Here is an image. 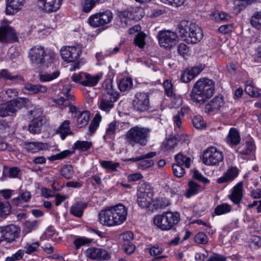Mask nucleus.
Wrapping results in <instances>:
<instances>
[{"label":"nucleus","mask_w":261,"mask_h":261,"mask_svg":"<svg viewBox=\"0 0 261 261\" xmlns=\"http://www.w3.org/2000/svg\"><path fill=\"white\" fill-rule=\"evenodd\" d=\"M127 208L122 204L108 206L99 213V221L108 226L122 224L126 219Z\"/></svg>","instance_id":"obj_1"},{"label":"nucleus","mask_w":261,"mask_h":261,"mask_svg":"<svg viewBox=\"0 0 261 261\" xmlns=\"http://www.w3.org/2000/svg\"><path fill=\"white\" fill-rule=\"evenodd\" d=\"M215 84L213 80L203 78L198 80L194 84L190 94L191 100L200 105H203L214 94Z\"/></svg>","instance_id":"obj_2"},{"label":"nucleus","mask_w":261,"mask_h":261,"mask_svg":"<svg viewBox=\"0 0 261 261\" xmlns=\"http://www.w3.org/2000/svg\"><path fill=\"white\" fill-rule=\"evenodd\" d=\"M178 33L183 40L191 44L199 42L203 36L201 29L197 24L185 20L178 24Z\"/></svg>","instance_id":"obj_3"},{"label":"nucleus","mask_w":261,"mask_h":261,"mask_svg":"<svg viewBox=\"0 0 261 261\" xmlns=\"http://www.w3.org/2000/svg\"><path fill=\"white\" fill-rule=\"evenodd\" d=\"M150 130L146 127L135 126L130 128L125 134L126 142L133 147L144 146L147 144Z\"/></svg>","instance_id":"obj_4"},{"label":"nucleus","mask_w":261,"mask_h":261,"mask_svg":"<svg viewBox=\"0 0 261 261\" xmlns=\"http://www.w3.org/2000/svg\"><path fill=\"white\" fill-rule=\"evenodd\" d=\"M180 221V215L176 212H166L154 217L155 226L163 231L172 229Z\"/></svg>","instance_id":"obj_5"},{"label":"nucleus","mask_w":261,"mask_h":261,"mask_svg":"<svg viewBox=\"0 0 261 261\" xmlns=\"http://www.w3.org/2000/svg\"><path fill=\"white\" fill-rule=\"evenodd\" d=\"M30 60L37 64H45L48 66L49 64L55 60L56 54L48 50L47 52L41 46H35L32 48L29 52Z\"/></svg>","instance_id":"obj_6"},{"label":"nucleus","mask_w":261,"mask_h":261,"mask_svg":"<svg viewBox=\"0 0 261 261\" xmlns=\"http://www.w3.org/2000/svg\"><path fill=\"white\" fill-rule=\"evenodd\" d=\"M112 80L111 79H106L103 84L102 87L106 90L108 95L101 101L100 109L107 111L114 107L113 102L117 100L118 95L114 91L112 85Z\"/></svg>","instance_id":"obj_7"},{"label":"nucleus","mask_w":261,"mask_h":261,"mask_svg":"<svg viewBox=\"0 0 261 261\" xmlns=\"http://www.w3.org/2000/svg\"><path fill=\"white\" fill-rule=\"evenodd\" d=\"M137 202L142 208L148 207L152 201L153 189L150 185L144 183L139 187L137 190Z\"/></svg>","instance_id":"obj_8"},{"label":"nucleus","mask_w":261,"mask_h":261,"mask_svg":"<svg viewBox=\"0 0 261 261\" xmlns=\"http://www.w3.org/2000/svg\"><path fill=\"white\" fill-rule=\"evenodd\" d=\"M223 160V153L216 147H208L203 152L202 162L207 166H217Z\"/></svg>","instance_id":"obj_9"},{"label":"nucleus","mask_w":261,"mask_h":261,"mask_svg":"<svg viewBox=\"0 0 261 261\" xmlns=\"http://www.w3.org/2000/svg\"><path fill=\"white\" fill-rule=\"evenodd\" d=\"M20 229L15 225L0 226V243H10L19 237Z\"/></svg>","instance_id":"obj_10"},{"label":"nucleus","mask_w":261,"mask_h":261,"mask_svg":"<svg viewBox=\"0 0 261 261\" xmlns=\"http://www.w3.org/2000/svg\"><path fill=\"white\" fill-rule=\"evenodd\" d=\"M72 80L75 83H79L86 88H92L98 83V74H91L88 72H81L74 73L71 76Z\"/></svg>","instance_id":"obj_11"},{"label":"nucleus","mask_w":261,"mask_h":261,"mask_svg":"<svg viewBox=\"0 0 261 261\" xmlns=\"http://www.w3.org/2000/svg\"><path fill=\"white\" fill-rule=\"evenodd\" d=\"M62 59L67 62H75L79 59L82 53V47L79 44L65 46L60 49Z\"/></svg>","instance_id":"obj_12"},{"label":"nucleus","mask_w":261,"mask_h":261,"mask_svg":"<svg viewBox=\"0 0 261 261\" xmlns=\"http://www.w3.org/2000/svg\"><path fill=\"white\" fill-rule=\"evenodd\" d=\"M23 100L13 99L9 102L2 104L0 106V116L3 117L7 116H13L18 110L23 106Z\"/></svg>","instance_id":"obj_13"},{"label":"nucleus","mask_w":261,"mask_h":261,"mask_svg":"<svg viewBox=\"0 0 261 261\" xmlns=\"http://www.w3.org/2000/svg\"><path fill=\"white\" fill-rule=\"evenodd\" d=\"M158 39L160 46L167 48L171 47L176 43L178 36L174 32L164 30L159 32Z\"/></svg>","instance_id":"obj_14"},{"label":"nucleus","mask_w":261,"mask_h":261,"mask_svg":"<svg viewBox=\"0 0 261 261\" xmlns=\"http://www.w3.org/2000/svg\"><path fill=\"white\" fill-rule=\"evenodd\" d=\"M224 104L223 96H216L205 105L204 112L207 114L213 115L221 111L224 107Z\"/></svg>","instance_id":"obj_15"},{"label":"nucleus","mask_w":261,"mask_h":261,"mask_svg":"<svg viewBox=\"0 0 261 261\" xmlns=\"http://www.w3.org/2000/svg\"><path fill=\"white\" fill-rule=\"evenodd\" d=\"M134 109L138 112H144L149 109V95L147 93L138 92L135 96L133 101Z\"/></svg>","instance_id":"obj_16"},{"label":"nucleus","mask_w":261,"mask_h":261,"mask_svg":"<svg viewBox=\"0 0 261 261\" xmlns=\"http://www.w3.org/2000/svg\"><path fill=\"white\" fill-rule=\"evenodd\" d=\"M31 115L34 117L28 126V130L32 134H39L40 133L43 125V117L41 111L38 109L31 111Z\"/></svg>","instance_id":"obj_17"},{"label":"nucleus","mask_w":261,"mask_h":261,"mask_svg":"<svg viewBox=\"0 0 261 261\" xmlns=\"http://www.w3.org/2000/svg\"><path fill=\"white\" fill-rule=\"evenodd\" d=\"M62 2V0H37V6L43 12L50 13L57 11Z\"/></svg>","instance_id":"obj_18"},{"label":"nucleus","mask_w":261,"mask_h":261,"mask_svg":"<svg viewBox=\"0 0 261 261\" xmlns=\"http://www.w3.org/2000/svg\"><path fill=\"white\" fill-rule=\"evenodd\" d=\"M17 40V35L12 27L5 25L0 28V41L1 42L7 43Z\"/></svg>","instance_id":"obj_19"},{"label":"nucleus","mask_w":261,"mask_h":261,"mask_svg":"<svg viewBox=\"0 0 261 261\" xmlns=\"http://www.w3.org/2000/svg\"><path fill=\"white\" fill-rule=\"evenodd\" d=\"M204 68V65L201 64L188 68L182 73L180 80L186 83H189L198 75Z\"/></svg>","instance_id":"obj_20"},{"label":"nucleus","mask_w":261,"mask_h":261,"mask_svg":"<svg viewBox=\"0 0 261 261\" xmlns=\"http://www.w3.org/2000/svg\"><path fill=\"white\" fill-rule=\"evenodd\" d=\"M155 155L156 153L155 152H150L139 157L129 159L128 161H133L134 162L141 161V162L138 164V168L140 169L143 170L149 168L153 165V162L152 160L146 159L153 158L155 156Z\"/></svg>","instance_id":"obj_21"},{"label":"nucleus","mask_w":261,"mask_h":261,"mask_svg":"<svg viewBox=\"0 0 261 261\" xmlns=\"http://www.w3.org/2000/svg\"><path fill=\"white\" fill-rule=\"evenodd\" d=\"M26 0H6V13L13 15L20 11L24 7Z\"/></svg>","instance_id":"obj_22"},{"label":"nucleus","mask_w":261,"mask_h":261,"mask_svg":"<svg viewBox=\"0 0 261 261\" xmlns=\"http://www.w3.org/2000/svg\"><path fill=\"white\" fill-rule=\"evenodd\" d=\"M239 172L237 167H229L223 176L217 179V181L219 184L230 182L238 176Z\"/></svg>","instance_id":"obj_23"},{"label":"nucleus","mask_w":261,"mask_h":261,"mask_svg":"<svg viewBox=\"0 0 261 261\" xmlns=\"http://www.w3.org/2000/svg\"><path fill=\"white\" fill-rule=\"evenodd\" d=\"M243 183L239 182L237 183L232 188L231 193L229 196L230 200L236 204H239L243 199Z\"/></svg>","instance_id":"obj_24"},{"label":"nucleus","mask_w":261,"mask_h":261,"mask_svg":"<svg viewBox=\"0 0 261 261\" xmlns=\"http://www.w3.org/2000/svg\"><path fill=\"white\" fill-rule=\"evenodd\" d=\"M186 141L188 139L189 137L184 133L177 134L174 137L170 138L164 142L162 145L163 148L167 150H171L176 146L177 144V139Z\"/></svg>","instance_id":"obj_25"},{"label":"nucleus","mask_w":261,"mask_h":261,"mask_svg":"<svg viewBox=\"0 0 261 261\" xmlns=\"http://www.w3.org/2000/svg\"><path fill=\"white\" fill-rule=\"evenodd\" d=\"M226 143L231 146H236L241 141V137L239 131L234 127L230 128L225 138Z\"/></svg>","instance_id":"obj_26"},{"label":"nucleus","mask_w":261,"mask_h":261,"mask_svg":"<svg viewBox=\"0 0 261 261\" xmlns=\"http://www.w3.org/2000/svg\"><path fill=\"white\" fill-rule=\"evenodd\" d=\"M113 18V14L110 10L99 12V32L106 29L108 27L101 28V26L109 23Z\"/></svg>","instance_id":"obj_27"},{"label":"nucleus","mask_w":261,"mask_h":261,"mask_svg":"<svg viewBox=\"0 0 261 261\" xmlns=\"http://www.w3.org/2000/svg\"><path fill=\"white\" fill-rule=\"evenodd\" d=\"M24 148L31 153H36L40 150L47 149L48 145L47 143L40 142H30L24 144Z\"/></svg>","instance_id":"obj_28"},{"label":"nucleus","mask_w":261,"mask_h":261,"mask_svg":"<svg viewBox=\"0 0 261 261\" xmlns=\"http://www.w3.org/2000/svg\"><path fill=\"white\" fill-rule=\"evenodd\" d=\"M70 90V88L68 85H66L64 86V89L63 90V92L66 98H64L63 97H59L57 99L54 100V102L57 104L63 106L64 107H67L70 105V102L69 101L70 99H74V96L68 93Z\"/></svg>","instance_id":"obj_29"},{"label":"nucleus","mask_w":261,"mask_h":261,"mask_svg":"<svg viewBox=\"0 0 261 261\" xmlns=\"http://www.w3.org/2000/svg\"><path fill=\"white\" fill-rule=\"evenodd\" d=\"M69 124L70 121L66 120L56 130V133L60 135L62 140H64L67 136L72 134Z\"/></svg>","instance_id":"obj_30"},{"label":"nucleus","mask_w":261,"mask_h":261,"mask_svg":"<svg viewBox=\"0 0 261 261\" xmlns=\"http://www.w3.org/2000/svg\"><path fill=\"white\" fill-rule=\"evenodd\" d=\"M87 204L85 202H77L73 204L70 208V213L77 217H81Z\"/></svg>","instance_id":"obj_31"},{"label":"nucleus","mask_w":261,"mask_h":261,"mask_svg":"<svg viewBox=\"0 0 261 261\" xmlns=\"http://www.w3.org/2000/svg\"><path fill=\"white\" fill-rule=\"evenodd\" d=\"M188 186V189L185 194L188 198L198 194L202 190V187L198 184L192 180L189 182Z\"/></svg>","instance_id":"obj_32"},{"label":"nucleus","mask_w":261,"mask_h":261,"mask_svg":"<svg viewBox=\"0 0 261 261\" xmlns=\"http://www.w3.org/2000/svg\"><path fill=\"white\" fill-rule=\"evenodd\" d=\"M210 18L216 21H228L231 16L228 13L217 11L210 14Z\"/></svg>","instance_id":"obj_33"},{"label":"nucleus","mask_w":261,"mask_h":261,"mask_svg":"<svg viewBox=\"0 0 261 261\" xmlns=\"http://www.w3.org/2000/svg\"><path fill=\"white\" fill-rule=\"evenodd\" d=\"M0 77L9 80H16L17 83L24 82V79L21 75L17 74L12 75L8 70L6 69H2L0 71Z\"/></svg>","instance_id":"obj_34"},{"label":"nucleus","mask_w":261,"mask_h":261,"mask_svg":"<svg viewBox=\"0 0 261 261\" xmlns=\"http://www.w3.org/2000/svg\"><path fill=\"white\" fill-rule=\"evenodd\" d=\"M245 91L251 97H261V94L259 93L258 89L254 86L253 82L251 81L246 82Z\"/></svg>","instance_id":"obj_35"},{"label":"nucleus","mask_w":261,"mask_h":261,"mask_svg":"<svg viewBox=\"0 0 261 261\" xmlns=\"http://www.w3.org/2000/svg\"><path fill=\"white\" fill-rule=\"evenodd\" d=\"M175 160L177 164L181 166L185 165L186 167L189 168L192 162L190 158L179 153L175 156Z\"/></svg>","instance_id":"obj_36"},{"label":"nucleus","mask_w":261,"mask_h":261,"mask_svg":"<svg viewBox=\"0 0 261 261\" xmlns=\"http://www.w3.org/2000/svg\"><path fill=\"white\" fill-rule=\"evenodd\" d=\"M60 75V72L56 70L52 73H40L38 78L41 82H49L57 79Z\"/></svg>","instance_id":"obj_37"},{"label":"nucleus","mask_w":261,"mask_h":261,"mask_svg":"<svg viewBox=\"0 0 261 261\" xmlns=\"http://www.w3.org/2000/svg\"><path fill=\"white\" fill-rule=\"evenodd\" d=\"M119 90L124 92L130 89L133 86V81L130 77H125L120 80L119 83H116Z\"/></svg>","instance_id":"obj_38"},{"label":"nucleus","mask_w":261,"mask_h":261,"mask_svg":"<svg viewBox=\"0 0 261 261\" xmlns=\"http://www.w3.org/2000/svg\"><path fill=\"white\" fill-rule=\"evenodd\" d=\"M77 124L79 127L86 126L89 120V114L86 111L79 112L77 113Z\"/></svg>","instance_id":"obj_39"},{"label":"nucleus","mask_w":261,"mask_h":261,"mask_svg":"<svg viewBox=\"0 0 261 261\" xmlns=\"http://www.w3.org/2000/svg\"><path fill=\"white\" fill-rule=\"evenodd\" d=\"M255 147L254 142L252 141H248L239 148V152L243 154H248L255 149Z\"/></svg>","instance_id":"obj_40"},{"label":"nucleus","mask_w":261,"mask_h":261,"mask_svg":"<svg viewBox=\"0 0 261 261\" xmlns=\"http://www.w3.org/2000/svg\"><path fill=\"white\" fill-rule=\"evenodd\" d=\"M250 24L257 29H261V11H256L252 15L250 18Z\"/></svg>","instance_id":"obj_41"},{"label":"nucleus","mask_w":261,"mask_h":261,"mask_svg":"<svg viewBox=\"0 0 261 261\" xmlns=\"http://www.w3.org/2000/svg\"><path fill=\"white\" fill-rule=\"evenodd\" d=\"M232 206L226 203L217 205L215 209V213L217 215H222L230 212Z\"/></svg>","instance_id":"obj_42"},{"label":"nucleus","mask_w":261,"mask_h":261,"mask_svg":"<svg viewBox=\"0 0 261 261\" xmlns=\"http://www.w3.org/2000/svg\"><path fill=\"white\" fill-rule=\"evenodd\" d=\"M92 143L90 141H77L73 146L74 149H78L82 151L88 150L91 146Z\"/></svg>","instance_id":"obj_43"},{"label":"nucleus","mask_w":261,"mask_h":261,"mask_svg":"<svg viewBox=\"0 0 261 261\" xmlns=\"http://www.w3.org/2000/svg\"><path fill=\"white\" fill-rule=\"evenodd\" d=\"M93 240L84 237H79L75 239L73 241V244L76 250L79 249L81 247L89 245L92 243Z\"/></svg>","instance_id":"obj_44"},{"label":"nucleus","mask_w":261,"mask_h":261,"mask_svg":"<svg viewBox=\"0 0 261 261\" xmlns=\"http://www.w3.org/2000/svg\"><path fill=\"white\" fill-rule=\"evenodd\" d=\"M146 35L143 32H138L134 38L135 45L140 48H143L146 45Z\"/></svg>","instance_id":"obj_45"},{"label":"nucleus","mask_w":261,"mask_h":261,"mask_svg":"<svg viewBox=\"0 0 261 261\" xmlns=\"http://www.w3.org/2000/svg\"><path fill=\"white\" fill-rule=\"evenodd\" d=\"M133 238L134 234L132 231L125 232L121 234L119 238L123 246H125V244L131 243Z\"/></svg>","instance_id":"obj_46"},{"label":"nucleus","mask_w":261,"mask_h":261,"mask_svg":"<svg viewBox=\"0 0 261 261\" xmlns=\"http://www.w3.org/2000/svg\"><path fill=\"white\" fill-rule=\"evenodd\" d=\"M194 127L197 129H203L206 127V123L200 115L195 116L193 119Z\"/></svg>","instance_id":"obj_47"},{"label":"nucleus","mask_w":261,"mask_h":261,"mask_svg":"<svg viewBox=\"0 0 261 261\" xmlns=\"http://www.w3.org/2000/svg\"><path fill=\"white\" fill-rule=\"evenodd\" d=\"M85 256L91 260H96L98 258V249L90 247L85 251Z\"/></svg>","instance_id":"obj_48"},{"label":"nucleus","mask_w":261,"mask_h":261,"mask_svg":"<svg viewBox=\"0 0 261 261\" xmlns=\"http://www.w3.org/2000/svg\"><path fill=\"white\" fill-rule=\"evenodd\" d=\"M11 212V206L10 204L7 202H2L0 201V216L5 217L8 215Z\"/></svg>","instance_id":"obj_49"},{"label":"nucleus","mask_w":261,"mask_h":261,"mask_svg":"<svg viewBox=\"0 0 261 261\" xmlns=\"http://www.w3.org/2000/svg\"><path fill=\"white\" fill-rule=\"evenodd\" d=\"M97 0H84L82 10L85 13H89L95 7Z\"/></svg>","instance_id":"obj_50"},{"label":"nucleus","mask_w":261,"mask_h":261,"mask_svg":"<svg viewBox=\"0 0 261 261\" xmlns=\"http://www.w3.org/2000/svg\"><path fill=\"white\" fill-rule=\"evenodd\" d=\"M61 173L62 175L66 178H70L73 174L72 166L69 165L64 166L61 170Z\"/></svg>","instance_id":"obj_51"},{"label":"nucleus","mask_w":261,"mask_h":261,"mask_svg":"<svg viewBox=\"0 0 261 261\" xmlns=\"http://www.w3.org/2000/svg\"><path fill=\"white\" fill-rule=\"evenodd\" d=\"M83 90L89 103L94 98H95L96 96L97 93L96 92V89H94L93 87L91 88H83Z\"/></svg>","instance_id":"obj_52"},{"label":"nucleus","mask_w":261,"mask_h":261,"mask_svg":"<svg viewBox=\"0 0 261 261\" xmlns=\"http://www.w3.org/2000/svg\"><path fill=\"white\" fill-rule=\"evenodd\" d=\"M172 171L173 174L177 177H182L185 173V169L182 166L177 164L172 165Z\"/></svg>","instance_id":"obj_53"},{"label":"nucleus","mask_w":261,"mask_h":261,"mask_svg":"<svg viewBox=\"0 0 261 261\" xmlns=\"http://www.w3.org/2000/svg\"><path fill=\"white\" fill-rule=\"evenodd\" d=\"M101 166L106 169H109L111 171H115L117 170V168L119 166L118 163H112L110 161H103L100 163Z\"/></svg>","instance_id":"obj_54"},{"label":"nucleus","mask_w":261,"mask_h":261,"mask_svg":"<svg viewBox=\"0 0 261 261\" xmlns=\"http://www.w3.org/2000/svg\"><path fill=\"white\" fill-rule=\"evenodd\" d=\"M173 121L175 126V129L177 131V134L183 133L181 131V120L179 113L173 116Z\"/></svg>","instance_id":"obj_55"},{"label":"nucleus","mask_w":261,"mask_h":261,"mask_svg":"<svg viewBox=\"0 0 261 261\" xmlns=\"http://www.w3.org/2000/svg\"><path fill=\"white\" fill-rule=\"evenodd\" d=\"M178 53L184 58H186L190 55V49L186 44L180 43L178 46Z\"/></svg>","instance_id":"obj_56"},{"label":"nucleus","mask_w":261,"mask_h":261,"mask_svg":"<svg viewBox=\"0 0 261 261\" xmlns=\"http://www.w3.org/2000/svg\"><path fill=\"white\" fill-rule=\"evenodd\" d=\"M39 247V243L38 242L32 243H28L24 247L25 253L27 254H31L37 250Z\"/></svg>","instance_id":"obj_57"},{"label":"nucleus","mask_w":261,"mask_h":261,"mask_svg":"<svg viewBox=\"0 0 261 261\" xmlns=\"http://www.w3.org/2000/svg\"><path fill=\"white\" fill-rule=\"evenodd\" d=\"M165 93L168 96H171L173 94V84L169 80H166L163 83Z\"/></svg>","instance_id":"obj_58"},{"label":"nucleus","mask_w":261,"mask_h":261,"mask_svg":"<svg viewBox=\"0 0 261 261\" xmlns=\"http://www.w3.org/2000/svg\"><path fill=\"white\" fill-rule=\"evenodd\" d=\"M89 25L93 28L98 27V13L91 15L87 20Z\"/></svg>","instance_id":"obj_59"},{"label":"nucleus","mask_w":261,"mask_h":261,"mask_svg":"<svg viewBox=\"0 0 261 261\" xmlns=\"http://www.w3.org/2000/svg\"><path fill=\"white\" fill-rule=\"evenodd\" d=\"M98 127V113L95 115L93 120L89 127V131L90 135L95 133Z\"/></svg>","instance_id":"obj_60"},{"label":"nucleus","mask_w":261,"mask_h":261,"mask_svg":"<svg viewBox=\"0 0 261 261\" xmlns=\"http://www.w3.org/2000/svg\"><path fill=\"white\" fill-rule=\"evenodd\" d=\"M161 2L174 7H179L182 6L186 0H160Z\"/></svg>","instance_id":"obj_61"},{"label":"nucleus","mask_w":261,"mask_h":261,"mask_svg":"<svg viewBox=\"0 0 261 261\" xmlns=\"http://www.w3.org/2000/svg\"><path fill=\"white\" fill-rule=\"evenodd\" d=\"M195 241L199 244H205L207 242V237L203 232H198L195 237Z\"/></svg>","instance_id":"obj_62"},{"label":"nucleus","mask_w":261,"mask_h":261,"mask_svg":"<svg viewBox=\"0 0 261 261\" xmlns=\"http://www.w3.org/2000/svg\"><path fill=\"white\" fill-rule=\"evenodd\" d=\"M193 177L195 179L198 180L204 184H208L210 180L206 177L203 176L202 174L198 170H194L193 172Z\"/></svg>","instance_id":"obj_63"},{"label":"nucleus","mask_w":261,"mask_h":261,"mask_svg":"<svg viewBox=\"0 0 261 261\" xmlns=\"http://www.w3.org/2000/svg\"><path fill=\"white\" fill-rule=\"evenodd\" d=\"M207 261H226V257L219 254L211 255Z\"/></svg>","instance_id":"obj_64"}]
</instances>
